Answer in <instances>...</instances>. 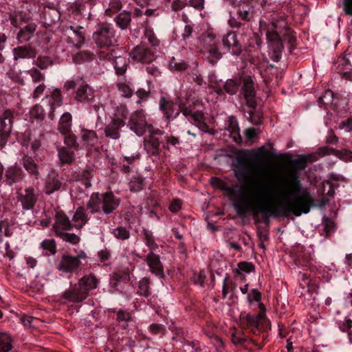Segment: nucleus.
I'll list each match as a JSON object with an SVG mask.
<instances>
[{
    "label": "nucleus",
    "mask_w": 352,
    "mask_h": 352,
    "mask_svg": "<svg viewBox=\"0 0 352 352\" xmlns=\"http://www.w3.org/2000/svg\"><path fill=\"white\" fill-rule=\"evenodd\" d=\"M217 182L220 188L233 198V207L241 217L249 212L253 215L261 213L263 219L287 213L299 217L316 206L309 190L302 189L299 173L293 166L268 185L252 181L248 188L245 185L228 186L219 179Z\"/></svg>",
    "instance_id": "1"
},
{
    "label": "nucleus",
    "mask_w": 352,
    "mask_h": 352,
    "mask_svg": "<svg viewBox=\"0 0 352 352\" xmlns=\"http://www.w3.org/2000/svg\"><path fill=\"white\" fill-rule=\"evenodd\" d=\"M260 29L265 33L270 47L274 51L272 58L276 62L280 58L283 43H287L290 47L294 45L296 40L294 32L287 26L283 18L273 19L269 24L261 23Z\"/></svg>",
    "instance_id": "2"
},
{
    "label": "nucleus",
    "mask_w": 352,
    "mask_h": 352,
    "mask_svg": "<svg viewBox=\"0 0 352 352\" xmlns=\"http://www.w3.org/2000/svg\"><path fill=\"white\" fill-rule=\"evenodd\" d=\"M120 199L112 192H94L86 204L91 213L102 211L105 214L113 213L120 206Z\"/></svg>",
    "instance_id": "3"
},
{
    "label": "nucleus",
    "mask_w": 352,
    "mask_h": 352,
    "mask_svg": "<svg viewBox=\"0 0 352 352\" xmlns=\"http://www.w3.org/2000/svg\"><path fill=\"white\" fill-rule=\"evenodd\" d=\"M76 89L74 98L80 103L90 104L94 101V89L82 77L67 80L63 87V91H69Z\"/></svg>",
    "instance_id": "4"
},
{
    "label": "nucleus",
    "mask_w": 352,
    "mask_h": 352,
    "mask_svg": "<svg viewBox=\"0 0 352 352\" xmlns=\"http://www.w3.org/2000/svg\"><path fill=\"white\" fill-rule=\"evenodd\" d=\"M200 52L212 64L221 58L219 50V40L211 32L204 33L199 38Z\"/></svg>",
    "instance_id": "5"
},
{
    "label": "nucleus",
    "mask_w": 352,
    "mask_h": 352,
    "mask_svg": "<svg viewBox=\"0 0 352 352\" xmlns=\"http://www.w3.org/2000/svg\"><path fill=\"white\" fill-rule=\"evenodd\" d=\"M93 38L96 45L100 48H109L118 45L115 30L108 24L100 25L94 33Z\"/></svg>",
    "instance_id": "6"
},
{
    "label": "nucleus",
    "mask_w": 352,
    "mask_h": 352,
    "mask_svg": "<svg viewBox=\"0 0 352 352\" xmlns=\"http://www.w3.org/2000/svg\"><path fill=\"white\" fill-rule=\"evenodd\" d=\"M253 173L263 175L265 173V171L263 169L256 168L255 165L245 160L240 159L237 161L234 169V175L239 182L243 183L246 182L250 178Z\"/></svg>",
    "instance_id": "7"
},
{
    "label": "nucleus",
    "mask_w": 352,
    "mask_h": 352,
    "mask_svg": "<svg viewBox=\"0 0 352 352\" xmlns=\"http://www.w3.org/2000/svg\"><path fill=\"white\" fill-rule=\"evenodd\" d=\"M39 193L33 186H28L16 192V199L25 210L34 209L38 200Z\"/></svg>",
    "instance_id": "8"
},
{
    "label": "nucleus",
    "mask_w": 352,
    "mask_h": 352,
    "mask_svg": "<svg viewBox=\"0 0 352 352\" xmlns=\"http://www.w3.org/2000/svg\"><path fill=\"white\" fill-rule=\"evenodd\" d=\"M155 53L154 48L148 47L145 43H142L131 50L130 57L135 62L149 65L155 60Z\"/></svg>",
    "instance_id": "9"
},
{
    "label": "nucleus",
    "mask_w": 352,
    "mask_h": 352,
    "mask_svg": "<svg viewBox=\"0 0 352 352\" xmlns=\"http://www.w3.org/2000/svg\"><path fill=\"white\" fill-rule=\"evenodd\" d=\"M86 258L87 254L83 251L78 252L76 256L65 254L61 257L58 269L65 273L74 272L80 266V260Z\"/></svg>",
    "instance_id": "10"
},
{
    "label": "nucleus",
    "mask_w": 352,
    "mask_h": 352,
    "mask_svg": "<svg viewBox=\"0 0 352 352\" xmlns=\"http://www.w3.org/2000/svg\"><path fill=\"white\" fill-rule=\"evenodd\" d=\"M243 83L241 91L246 101L247 105L252 109H254L257 106L256 100V90L254 83L250 76H245L241 79Z\"/></svg>",
    "instance_id": "11"
},
{
    "label": "nucleus",
    "mask_w": 352,
    "mask_h": 352,
    "mask_svg": "<svg viewBox=\"0 0 352 352\" xmlns=\"http://www.w3.org/2000/svg\"><path fill=\"white\" fill-rule=\"evenodd\" d=\"M88 293L78 283L72 285L68 290L63 292L62 299L63 302H80L88 297Z\"/></svg>",
    "instance_id": "12"
},
{
    "label": "nucleus",
    "mask_w": 352,
    "mask_h": 352,
    "mask_svg": "<svg viewBox=\"0 0 352 352\" xmlns=\"http://www.w3.org/2000/svg\"><path fill=\"white\" fill-rule=\"evenodd\" d=\"M88 293L78 283L72 285L68 290L63 292L62 299L63 302H80L88 297Z\"/></svg>",
    "instance_id": "13"
},
{
    "label": "nucleus",
    "mask_w": 352,
    "mask_h": 352,
    "mask_svg": "<svg viewBox=\"0 0 352 352\" xmlns=\"http://www.w3.org/2000/svg\"><path fill=\"white\" fill-rule=\"evenodd\" d=\"M129 125L137 135H143L148 126L144 111L142 110L135 111L131 116Z\"/></svg>",
    "instance_id": "14"
},
{
    "label": "nucleus",
    "mask_w": 352,
    "mask_h": 352,
    "mask_svg": "<svg viewBox=\"0 0 352 352\" xmlns=\"http://www.w3.org/2000/svg\"><path fill=\"white\" fill-rule=\"evenodd\" d=\"M126 122L123 118L116 116L111 118L110 122L104 128V133L107 138L112 140H118L120 138L121 128Z\"/></svg>",
    "instance_id": "15"
},
{
    "label": "nucleus",
    "mask_w": 352,
    "mask_h": 352,
    "mask_svg": "<svg viewBox=\"0 0 352 352\" xmlns=\"http://www.w3.org/2000/svg\"><path fill=\"white\" fill-rule=\"evenodd\" d=\"M73 228L72 221L65 212L62 211L56 212L52 226L56 236L63 232L69 231Z\"/></svg>",
    "instance_id": "16"
},
{
    "label": "nucleus",
    "mask_w": 352,
    "mask_h": 352,
    "mask_svg": "<svg viewBox=\"0 0 352 352\" xmlns=\"http://www.w3.org/2000/svg\"><path fill=\"white\" fill-rule=\"evenodd\" d=\"M181 112L192 124H195L201 131H207L208 126L205 122L204 115L201 111L192 112L189 108L183 107Z\"/></svg>",
    "instance_id": "17"
},
{
    "label": "nucleus",
    "mask_w": 352,
    "mask_h": 352,
    "mask_svg": "<svg viewBox=\"0 0 352 352\" xmlns=\"http://www.w3.org/2000/svg\"><path fill=\"white\" fill-rule=\"evenodd\" d=\"M265 336L266 335L263 333L262 335V342H260L258 340H255L254 338H248L245 336L241 331L234 330L232 333V342L235 345H244L246 342H249L252 343L257 349H262L263 346L265 342Z\"/></svg>",
    "instance_id": "18"
},
{
    "label": "nucleus",
    "mask_w": 352,
    "mask_h": 352,
    "mask_svg": "<svg viewBox=\"0 0 352 352\" xmlns=\"http://www.w3.org/2000/svg\"><path fill=\"white\" fill-rule=\"evenodd\" d=\"M144 260L146 262L152 274L160 278H164V267L158 254H156L153 252H149Z\"/></svg>",
    "instance_id": "19"
},
{
    "label": "nucleus",
    "mask_w": 352,
    "mask_h": 352,
    "mask_svg": "<svg viewBox=\"0 0 352 352\" xmlns=\"http://www.w3.org/2000/svg\"><path fill=\"white\" fill-rule=\"evenodd\" d=\"M24 177V172L16 164L8 166L4 175V182L9 186L20 182Z\"/></svg>",
    "instance_id": "20"
},
{
    "label": "nucleus",
    "mask_w": 352,
    "mask_h": 352,
    "mask_svg": "<svg viewBox=\"0 0 352 352\" xmlns=\"http://www.w3.org/2000/svg\"><path fill=\"white\" fill-rule=\"evenodd\" d=\"M223 45L233 55L239 56L242 52V46L234 32H229L222 39Z\"/></svg>",
    "instance_id": "21"
},
{
    "label": "nucleus",
    "mask_w": 352,
    "mask_h": 352,
    "mask_svg": "<svg viewBox=\"0 0 352 352\" xmlns=\"http://www.w3.org/2000/svg\"><path fill=\"white\" fill-rule=\"evenodd\" d=\"M82 26H70L67 31L68 42L72 43L76 48H79L85 41V33Z\"/></svg>",
    "instance_id": "22"
},
{
    "label": "nucleus",
    "mask_w": 352,
    "mask_h": 352,
    "mask_svg": "<svg viewBox=\"0 0 352 352\" xmlns=\"http://www.w3.org/2000/svg\"><path fill=\"white\" fill-rule=\"evenodd\" d=\"M261 314H258L256 316H252L250 314H247L245 316V321L247 322V327L250 329V331L258 336V338L256 340H258L260 342H262V335L263 333L265 334V338L267 335L265 332H261L259 327V320L261 318Z\"/></svg>",
    "instance_id": "23"
},
{
    "label": "nucleus",
    "mask_w": 352,
    "mask_h": 352,
    "mask_svg": "<svg viewBox=\"0 0 352 352\" xmlns=\"http://www.w3.org/2000/svg\"><path fill=\"white\" fill-rule=\"evenodd\" d=\"M88 221L89 217L86 210L82 207H78L72 216V222L73 227L77 230H80Z\"/></svg>",
    "instance_id": "24"
},
{
    "label": "nucleus",
    "mask_w": 352,
    "mask_h": 352,
    "mask_svg": "<svg viewBox=\"0 0 352 352\" xmlns=\"http://www.w3.org/2000/svg\"><path fill=\"white\" fill-rule=\"evenodd\" d=\"M14 59L32 58L36 56V51L31 46H19L12 50Z\"/></svg>",
    "instance_id": "25"
},
{
    "label": "nucleus",
    "mask_w": 352,
    "mask_h": 352,
    "mask_svg": "<svg viewBox=\"0 0 352 352\" xmlns=\"http://www.w3.org/2000/svg\"><path fill=\"white\" fill-rule=\"evenodd\" d=\"M15 114L14 110L4 109L0 114V128L12 131Z\"/></svg>",
    "instance_id": "26"
},
{
    "label": "nucleus",
    "mask_w": 352,
    "mask_h": 352,
    "mask_svg": "<svg viewBox=\"0 0 352 352\" xmlns=\"http://www.w3.org/2000/svg\"><path fill=\"white\" fill-rule=\"evenodd\" d=\"M62 182L55 173L49 175L46 179L44 190L47 195H50L60 189Z\"/></svg>",
    "instance_id": "27"
},
{
    "label": "nucleus",
    "mask_w": 352,
    "mask_h": 352,
    "mask_svg": "<svg viewBox=\"0 0 352 352\" xmlns=\"http://www.w3.org/2000/svg\"><path fill=\"white\" fill-rule=\"evenodd\" d=\"M78 283L83 287V289L88 293L98 287L99 280L92 274L85 275L80 278Z\"/></svg>",
    "instance_id": "28"
},
{
    "label": "nucleus",
    "mask_w": 352,
    "mask_h": 352,
    "mask_svg": "<svg viewBox=\"0 0 352 352\" xmlns=\"http://www.w3.org/2000/svg\"><path fill=\"white\" fill-rule=\"evenodd\" d=\"M36 30V25L34 23H30L21 27V30L17 34V39L21 43L27 42L34 36Z\"/></svg>",
    "instance_id": "29"
},
{
    "label": "nucleus",
    "mask_w": 352,
    "mask_h": 352,
    "mask_svg": "<svg viewBox=\"0 0 352 352\" xmlns=\"http://www.w3.org/2000/svg\"><path fill=\"white\" fill-rule=\"evenodd\" d=\"M144 146L148 155H156L160 151V140L153 135H148L144 138Z\"/></svg>",
    "instance_id": "30"
},
{
    "label": "nucleus",
    "mask_w": 352,
    "mask_h": 352,
    "mask_svg": "<svg viewBox=\"0 0 352 352\" xmlns=\"http://www.w3.org/2000/svg\"><path fill=\"white\" fill-rule=\"evenodd\" d=\"M159 104L160 110L163 112L164 117L168 120L175 118L179 113L177 112L175 116H173L174 104L171 100H167L164 97L160 98Z\"/></svg>",
    "instance_id": "31"
},
{
    "label": "nucleus",
    "mask_w": 352,
    "mask_h": 352,
    "mask_svg": "<svg viewBox=\"0 0 352 352\" xmlns=\"http://www.w3.org/2000/svg\"><path fill=\"white\" fill-rule=\"evenodd\" d=\"M81 139L86 146L93 147L97 144L98 138L96 133L93 130L82 129L81 130Z\"/></svg>",
    "instance_id": "32"
},
{
    "label": "nucleus",
    "mask_w": 352,
    "mask_h": 352,
    "mask_svg": "<svg viewBox=\"0 0 352 352\" xmlns=\"http://www.w3.org/2000/svg\"><path fill=\"white\" fill-rule=\"evenodd\" d=\"M21 164L25 169L32 175L37 178L38 175V168L34 159L28 155H24L21 159Z\"/></svg>",
    "instance_id": "33"
},
{
    "label": "nucleus",
    "mask_w": 352,
    "mask_h": 352,
    "mask_svg": "<svg viewBox=\"0 0 352 352\" xmlns=\"http://www.w3.org/2000/svg\"><path fill=\"white\" fill-rule=\"evenodd\" d=\"M248 2H241V4H239L236 8L238 19L243 21H250L252 18V14L250 12L251 8Z\"/></svg>",
    "instance_id": "34"
},
{
    "label": "nucleus",
    "mask_w": 352,
    "mask_h": 352,
    "mask_svg": "<svg viewBox=\"0 0 352 352\" xmlns=\"http://www.w3.org/2000/svg\"><path fill=\"white\" fill-rule=\"evenodd\" d=\"M72 115L69 113H65L60 118L58 130L61 134H67L71 132Z\"/></svg>",
    "instance_id": "35"
},
{
    "label": "nucleus",
    "mask_w": 352,
    "mask_h": 352,
    "mask_svg": "<svg viewBox=\"0 0 352 352\" xmlns=\"http://www.w3.org/2000/svg\"><path fill=\"white\" fill-rule=\"evenodd\" d=\"M11 23L16 28H21L23 24L26 23L28 19V15L22 11L13 12L10 14Z\"/></svg>",
    "instance_id": "36"
},
{
    "label": "nucleus",
    "mask_w": 352,
    "mask_h": 352,
    "mask_svg": "<svg viewBox=\"0 0 352 352\" xmlns=\"http://www.w3.org/2000/svg\"><path fill=\"white\" fill-rule=\"evenodd\" d=\"M13 339L6 331H0V352H9L12 349Z\"/></svg>",
    "instance_id": "37"
},
{
    "label": "nucleus",
    "mask_w": 352,
    "mask_h": 352,
    "mask_svg": "<svg viewBox=\"0 0 352 352\" xmlns=\"http://www.w3.org/2000/svg\"><path fill=\"white\" fill-rule=\"evenodd\" d=\"M241 84V78L228 79L224 84V90L230 95L236 94Z\"/></svg>",
    "instance_id": "38"
},
{
    "label": "nucleus",
    "mask_w": 352,
    "mask_h": 352,
    "mask_svg": "<svg viewBox=\"0 0 352 352\" xmlns=\"http://www.w3.org/2000/svg\"><path fill=\"white\" fill-rule=\"evenodd\" d=\"M48 97H50V105L51 109L55 110V109L62 105L63 99L60 89H54L50 96L47 95L45 96L46 98Z\"/></svg>",
    "instance_id": "39"
},
{
    "label": "nucleus",
    "mask_w": 352,
    "mask_h": 352,
    "mask_svg": "<svg viewBox=\"0 0 352 352\" xmlns=\"http://www.w3.org/2000/svg\"><path fill=\"white\" fill-rule=\"evenodd\" d=\"M131 21V14L127 12H121L115 18L116 25L122 30H125L128 28V27L130 25Z\"/></svg>",
    "instance_id": "40"
},
{
    "label": "nucleus",
    "mask_w": 352,
    "mask_h": 352,
    "mask_svg": "<svg viewBox=\"0 0 352 352\" xmlns=\"http://www.w3.org/2000/svg\"><path fill=\"white\" fill-rule=\"evenodd\" d=\"M143 241L146 245L148 247L150 252L156 250L159 245L155 243L154 236L152 232L148 230H144L142 232Z\"/></svg>",
    "instance_id": "41"
},
{
    "label": "nucleus",
    "mask_w": 352,
    "mask_h": 352,
    "mask_svg": "<svg viewBox=\"0 0 352 352\" xmlns=\"http://www.w3.org/2000/svg\"><path fill=\"white\" fill-rule=\"evenodd\" d=\"M58 157L62 164H71L74 160V153L65 147L58 150Z\"/></svg>",
    "instance_id": "42"
},
{
    "label": "nucleus",
    "mask_w": 352,
    "mask_h": 352,
    "mask_svg": "<svg viewBox=\"0 0 352 352\" xmlns=\"http://www.w3.org/2000/svg\"><path fill=\"white\" fill-rule=\"evenodd\" d=\"M57 237H59L63 241L70 243L72 245H77L80 241V236L68 232V231L63 232L58 235Z\"/></svg>",
    "instance_id": "43"
},
{
    "label": "nucleus",
    "mask_w": 352,
    "mask_h": 352,
    "mask_svg": "<svg viewBox=\"0 0 352 352\" xmlns=\"http://www.w3.org/2000/svg\"><path fill=\"white\" fill-rule=\"evenodd\" d=\"M254 270V265L251 263L240 262L238 263V267L233 270V272L236 276H241L243 273H250Z\"/></svg>",
    "instance_id": "44"
},
{
    "label": "nucleus",
    "mask_w": 352,
    "mask_h": 352,
    "mask_svg": "<svg viewBox=\"0 0 352 352\" xmlns=\"http://www.w3.org/2000/svg\"><path fill=\"white\" fill-rule=\"evenodd\" d=\"M27 72L34 83H43L45 81V74L41 73L37 68L33 67Z\"/></svg>",
    "instance_id": "45"
},
{
    "label": "nucleus",
    "mask_w": 352,
    "mask_h": 352,
    "mask_svg": "<svg viewBox=\"0 0 352 352\" xmlns=\"http://www.w3.org/2000/svg\"><path fill=\"white\" fill-rule=\"evenodd\" d=\"M149 284L150 279L148 278L144 277L142 278L139 282V290L138 292V294L145 297L149 296L151 294L149 290Z\"/></svg>",
    "instance_id": "46"
},
{
    "label": "nucleus",
    "mask_w": 352,
    "mask_h": 352,
    "mask_svg": "<svg viewBox=\"0 0 352 352\" xmlns=\"http://www.w3.org/2000/svg\"><path fill=\"white\" fill-rule=\"evenodd\" d=\"M126 60L124 58L121 56L116 58V60H114V68L117 74H123L126 70Z\"/></svg>",
    "instance_id": "47"
},
{
    "label": "nucleus",
    "mask_w": 352,
    "mask_h": 352,
    "mask_svg": "<svg viewBox=\"0 0 352 352\" xmlns=\"http://www.w3.org/2000/svg\"><path fill=\"white\" fill-rule=\"evenodd\" d=\"M122 8L120 0H111L109 2V7L105 10V14L107 16H112L113 14L119 12Z\"/></svg>",
    "instance_id": "48"
},
{
    "label": "nucleus",
    "mask_w": 352,
    "mask_h": 352,
    "mask_svg": "<svg viewBox=\"0 0 352 352\" xmlns=\"http://www.w3.org/2000/svg\"><path fill=\"white\" fill-rule=\"evenodd\" d=\"M311 155H301L295 159L290 160L291 165L298 166L299 170H303L305 168L306 164L311 161Z\"/></svg>",
    "instance_id": "49"
},
{
    "label": "nucleus",
    "mask_w": 352,
    "mask_h": 352,
    "mask_svg": "<svg viewBox=\"0 0 352 352\" xmlns=\"http://www.w3.org/2000/svg\"><path fill=\"white\" fill-rule=\"evenodd\" d=\"M53 60L48 56H38L34 64L41 69H46L49 66L53 65Z\"/></svg>",
    "instance_id": "50"
},
{
    "label": "nucleus",
    "mask_w": 352,
    "mask_h": 352,
    "mask_svg": "<svg viewBox=\"0 0 352 352\" xmlns=\"http://www.w3.org/2000/svg\"><path fill=\"white\" fill-rule=\"evenodd\" d=\"M30 116L32 118H35L38 122H41L45 118V111L43 108L39 105H34L30 110Z\"/></svg>",
    "instance_id": "51"
},
{
    "label": "nucleus",
    "mask_w": 352,
    "mask_h": 352,
    "mask_svg": "<svg viewBox=\"0 0 352 352\" xmlns=\"http://www.w3.org/2000/svg\"><path fill=\"white\" fill-rule=\"evenodd\" d=\"M113 236L119 240H126L129 238L130 232L124 227L119 226L112 230Z\"/></svg>",
    "instance_id": "52"
},
{
    "label": "nucleus",
    "mask_w": 352,
    "mask_h": 352,
    "mask_svg": "<svg viewBox=\"0 0 352 352\" xmlns=\"http://www.w3.org/2000/svg\"><path fill=\"white\" fill-rule=\"evenodd\" d=\"M95 171L91 167H87L76 173V179L78 180H89L94 175Z\"/></svg>",
    "instance_id": "53"
},
{
    "label": "nucleus",
    "mask_w": 352,
    "mask_h": 352,
    "mask_svg": "<svg viewBox=\"0 0 352 352\" xmlns=\"http://www.w3.org/2000/svg\"><path fill=\"white\" fill-rule=\"evenodd\" d=\"M228 130L230 131L234 140L236 142L241 141V138L239 133V127L236 121H231L228 126Z\"/></svg>",
    "instance_id": "54"
},
{
    "label": "nucleus",
    "mask_w": 352,
    "mask_h": 352,
    "mask_svg": "<svg viewBox=\"0 0 352 352\" xmlns=\"http://www.w3.org/2000/svg\"><path fill=\"white\" fill-rule=\"evenodd\" d=\"M144 36L147 39L148 43L151 45L152 47L158 46L160 44L159 39L156 37L153 30L146 28L144 30Z\"/></svg>",
    "instance_id": "55"
},
{
    "label": "nucleus",
    "mask_w": 352,
    "mask_h": 352,
    "mask_svg": "<svg viewBox=\"0 0 352 352\" xmlns=\"http://www.w3.org/2000/svg\"><path fill=\"white\" fill-rule=\"evenodd\" d=\"M117 87L122 96L125 98H131L133 95V90L126 82H119L117 83Z\"/></svg>",
    "instance_id": "56"
},
{
    "label": "nucleus",
    "mask_w": 352,
    "mask_h": 352,
    "mask_svg": "<svg viewBox=\"0 0 352 352\" xmlns=\"http://www.w3.org/2000/svg\"><path fill=\"white\" fill-rule=\"evenodd\" d=\"M43 250L49 251L51 254H55L56 252V245L54 239H45L41 244Z\"/></svg>",
    "instance_id": "57"
},
{
    "label": "nucleus",
    "mask_w": 352,
    "mask_h": 352,
    "mask_svg": "<svg viewBox=\"0 0 352 352\" xmlns=\"http://www.w3.org/2000/svg\"><path fill=\"white\" fill-rule=\"evenodd\" d=\"M131 191L138 192L143 188V179L139 177H133L129 182Z\"/></svg>",
    "instance_id": "58"
},
{
    "label": "nucleus",
    "mask_w": 352,
    "mask_h": 352,
    "mask_svg": "<svg viewBox=\"0 0 352 352\" xmlns=\"http://www.w3.org/2000/svg\"><path fill=\"white\" fill-rule=\"evenodd\" d=\"M63 135H65L64 142L67 146L78 148V145L75 135L72 134L71 132Z\"/></svg>",
    "instance_id": "59"
},
{
    "label": "nucleus",
    "mask_w": 352,
    "mask_h": 352,
    "mask_svg": "<svg viewBox=\"0 0 352 352\" xmlns=\"http://www.w3.org/2000/svg\"><path fill=\"white\" fill-rule=\"evenodd\" d=\"M11 131L0 128V148H3L7 144L11 134Z\"/></svg>",
    "instance_id": "60"
},
{
    "label": "nucleus",
    "mask_w": 352,
    "mask_h": 352,
    "mask_svg": "<svg viewBox=\"0 0 352 352\" xmlns=\"http://www.w3.org/2000/svg\"><path fill=\"white\" fill-rule=\"evenodd\" d=\"M339 159L344 162L352 161V151L349 149H342L336 151V155Z\"/></svg>",
    "instance_id": "61"
},
{
    "label": "nucleus",
    "mask_w": 352,
    "mask_h": 352,
    "mask_svg": "<svg viewBox=\"0 0 352 352\" xmlns=\"http://www.w3.org/2000/svg\"><path fill=\"white\" fill-rule=\"evenodd\" d=\"M324 230L327 235L331 234L335 228L334 222L329 217H324L322 219Z\"/></svg>",
    "instance_id": "62"
},
{
    "label": "nucleus",
    "mask_w": 352,
    "mask_h": 352,
    "mask_svg": "<svg viewBox=\"0 0 352 352\" xmlns=\"http://www.w3.org/2000/svg\"><path fill=\"white\" fill-rule=\"evenodd\" d=\"M169 65L172 69H174L176 71H184L188 67V65L185 62H177L175 58H173L170 61Z\"/></svg>",
    "instance_id": "63"
},
{
    "label": "nucleus",
    "mask_w": 352,
    "mask_h": 352,
    "mask_svg": "<svg viewBox=\"0 0 352 352\" xmlns=\"http://www.w3.org/2000/svg\"><path fill=\"white\" fill-rule=\"evenodd\" d=\"M333 95V94L331 90L325 91L323 96L318 98V103L326 104L332 102Z\"/></svg>",
    "instance_id": "64"
}]
</instances>
